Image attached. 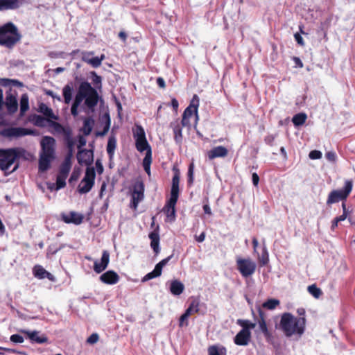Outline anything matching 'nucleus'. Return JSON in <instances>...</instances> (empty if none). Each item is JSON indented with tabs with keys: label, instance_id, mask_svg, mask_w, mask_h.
I'll use <instances>...</instances> for the list:
<instances>
[{
	"label": "nucleus",
	"instance_id": "20",
	"mask_svg": "<svg viewBox=\"0 0 355 355\" xmlns=\"http://www.w3.org/2000/svg\"><path fill=\"white\" fill-rule=\"evenodd\" d=\"M24 3V0H0V11L16 10Z\"/></svg>",
	"mask_w": 355,
	"mask_h": 355
},
{
	"label": "nucleus",
	"instance_id": "26",
	"mask_svg": "<svg viewBox=\"0 0 355 355\" xmlns=\"http://www.w3.org/2000/svg\"><path fill=\"white\" fill-rule=\"evenodd\" d=\"M71 167V161L69 157H65L60 166L58 175L67 178Z\"/></svg>",
	"mask_w": 355,
	"mask_h": 355
},
{
	"label": "nucleus",
	"instance_id": "28",
	"mask_svg": "<svg viewBox=\"0 0 355 355\" xmlns=\"http://www.w3.org/2000/svg\"><path fill=\"white\" fill-rule=\"evenodd\" d=\"M209 355H226L227 349L222 345H211L208 347Z\"/></svg>",
	"mask_w": 355,
	"mask_h": 355
},
{
	"label": "nucleus",
	"instance_id": "56",
	"mask_svg": "<svg viewBox=\"0 0 355 355\" xmlns=\"http://www.w3.org/2000/svg\"><path fill=\"white\" fill-rule=\"evenodd\" d=\"M170 127L172 128L173 135H174V139L178 141V121H174L171 123Z\"/></svg>",
	"mask_w": 355,
	"mask_h": 355
},
{
	"label": "nucleus",
	"instance_id": "41",
	"mask_svg": "<svg viewBox=\"0 0 355 355\" xmlns=\"http://www.w3.org/2000/svg\"><path fill=\"white\" fill-rule=\"evenodd\" d=\"M307 290L309 293L316 299H318L322 294L321 289L318 288L315 284L309 286Z\"/></svg>",
	"mask_w": 355,
	"mask_h": 355
},
{
	"label": "nucleus",
	"instance_id": "45",
	"mask_svg": "<svg viewBox=\"0 0 355 355\" xmlns=\"http://www.w3.org/2000/svg\"><path fill=\"white\" fill-rule=\"evenodd\" d=\"M105 116H107V120L105 122V124L104 125L103 130L102 131H98L95 133L96 137H103L105 136L109 131L110 128V119L108 114H106Z\"/></svg>",
	"mask_w": 355,
	"mask_h": 355
},
{
	"label": "nucleus",
	"instance_id": "19",
	"mask_svg": "<svg viewBox=\"0 0 355 355\" xmlns=\"http://www.w3.org/2000/svg\"><path fill=\"white\" fill-rule=\"evenodd\" d=\"M251 338V332L245 330H241L234 337V342L236 345L246 346L249 344Z\"/></svg>",
	"mask_w": 355,
	"mask_h": 355
},
{
	"label": "nucleus",
	"instance_id": "49",
	"mask_svg": "<svg viewBox=\"0 0 355 355\" xmlns=\"http://www.w3.org/2000/svg\"><path fill=\"white\" fill-rule=\"evenodd\" d=\"M66 177L58 175L56 178V189H60L66 186Z\"/></svg>",
	"mask_w": 355,
	"mask_h": 355
},
{
	"label": "nucleus",
	"instance_id": "22",
	"mask_svg": "<svg viewBox=\"0 0 355 355\" xmlns=\"http://www.w3.org/2000/svg\"><path fill=\"white\" fill-rule=\"evenodd\" d=\"M228 153L227 149L224 146H216L207 153L209 159H214L216 157H225Z\"/></svg>",
	"mask_w": 355,
	"mask_h": 355
},
{
	"label": "nucleus",
	"instance_id": "63",
	"mask_svg": "<svg viewBox=\"0 0 355 355\" xmlns=\"http://www.w3.org/2000/svg\"><path fill=\"white\" fill-rule=\"evenodd\" d=\"M80 173L79 172H76L75 170L73 171V173L71 175V177L69 178V182H71L73 181H76L79 178Z\"/></svg>",
	"mask_w": 355,
	"mask_h": 355
},
{
	"label": "nucleus",
	"instance_id": "36",
	"mask_svg": "<svg viewBox=\"0 0 355 355\" xmlns=\"http://www.w3.org/2000/svg\"><path fill=\"white\" fill-rule=\"evenodd\" d=\"M73 88L69 85H66L62 89L64 103L69 104L72 98Z\"/></svg>",
	"mask_w": 355,
	"mask_h": 355
},
{
	"label": "nucleus",
	"instance_id": "33",
	"mask_svg": "<svg viewBox=\"0 0 355 355\" xmlns=\"http://www.w3.org/2000/svg\"><path fill=\"white\" fill-rule=\"evenodd\" d=\"M237 324L242 327L241 330H245L247 332H250V330L256 327V323L252 322L248 320H238Z\"/></svg>",
	"mask_w": 355,
	"mask_h": 355
},
{
	"label": "nucleus",
	"instance_id": "24",
	"mask_svg": "<svg viewBox=\"0 0 355 355\" xmlns=\"http://www.w3.org/2000/svg\"><path fill=\"white\" fill-rule=\"evenodd\" d=\"M38 111L42 113L45 116H46L48 119H58V116L53 113L52 109L49 107L46 104L43 103L39 105Z\"/></svg>",
	"mask_w": 355,
	"mask_h": 355
},
{
	"label": "nucleus",
	"instance_id": "37",
	"mask_svg": "<svg viewBox=\"0 0 355 355\" xmlns=\"http://www.w3.org/2000/svg\"><path fill=\"white\" fill-rule=\"evenodd\" d=\"M306 118L307 116L305 113H299L293 117L292 121L295 126H300L305 123Z\"/></svg>",
	"mask_w": 355,
	"mask_h": 355
},
{
	"label": "nucleus",
	"instance_id": "31",
	"mask_svg": "<svg viewBox=\"0 0 355 355\" xmlns=\"http://www.w3.org/2000/svg\"><path fill=\"white\" fill-rule=\"evenodd\" d=\"M116 146V139L114 136L111 135L108 139L107 145V153L110 157H112L114 155Z\"/></svg>",
	"mask_w": 355,
	"mask_h": 355
},
{
	"label": "nucleus",
	"instance_id": "7",
	"mask_svg": "<svg viewBox=\"0 0 355 355\" xmlns=\"http://www.w3.org/2000/svg\"><path fill=\"white\" fill-rule=\"evenodd\" d=\"M236 268L242 277H248L254 273L257 264L250 258L237 257Z\"/></svg>",
	"mask_w": 355,
	"mask_h": 355
},
{
	"label": "nucleus",
	"instance_id": "25",
	"mask_svg": "<svg viewBox=\"0 0 355 355\" xmlns=\"http://www.w3.org/2000/svg\"><path fill=\"white\" fill-rule=\"evenodd\" d=\"M53 157H54L51 156L46 157L41 154L39 159V170L42 172L47 171L50 167L51 161Z\"/></svg>",
	"mask_w": 355,
	"mask_h": 355
},
{
	"label": "nucleus",
	"instance_id": "16",
	"mask_svg": "<svg viewBox=\"0 0 355 355\" xmlns=\"http://www.w3.org/2000/svg\"><path fill=\"white\" fill-rule=\"evenodd\" d=\"M99 279L105 284L113 285L119 282L120 277L115 271L110 270L103 273Z\"/></svg>",
	"mask_w": 355,
	"mask_h": 355
},
{
	"label": "nucleus",
	"instance_id": "42",
	"mask_svg": "<svg viewBox=\"0 0 355 355\" xmlns=\"http://www.w3.org/2000/svg\"><path fill=\"white\" fill-rule=\"evenodd\" d=\"M279 300L277 299H269L263 304V307L269 310L275 309L279 304Z\"/></svg>",
	"mask_w": 355,
	"mask_h": 355
},
{
	"label": "nucleus",
	"instance_id": "11",
	"mask_svg": "<svg viewBox=\"0 0 355 355\" xmlns=\"http://www.w3.org/2000/svg\"><path fill=\"white\" fill-rule=\"evenodd\" d=\"M55 140L50 136H44L41 140L42 155L54 157Z\"/></svg>",
	"mask_w": 355,
	"mask_h": 355
},
{
	"label": "nucleus",
	"instance_id": "34",
	"mask_svg": "<svg viewBox=\"0 0 355 355\" xmlns=\"http://www.w3.org/2000/svg\"><path fill=\"white\" fill-rule=\"evenodd\" d=\"M92 83L94 86V89L97 90H101L102 89V77L98 76L95 71H92L90 73Z\"/></svg>",
	"mask_w": 355,
	"mask_h": 355
},
{
	"label": "nucleus",
	"instance_id": "39",
	"mask_svg": "<svg viewBox=\"0 0 355 355\" xmlns=\"http://www.w3.org/2000/svg\"><path fill=\"white\" fill-rule=\"evenodd\" d=\"M96 177L95 169L94 167H87L85 171V177L83 178V180L92 181V182L94 183Z\"/></svg>",
	"mask_w": 355,
	"mask_h": 355
},
{
	"label": "nucleus",
	"instance_id": "6",
	"mask_svg": "<svg viewBox=\"0 0 355 355\" xmlns=\"http://www.w3.org/2000/svg\"><path fill=\"white\" fill-rule=\"evenodd\" d=\"M18 157L17 148L0 149V169L8 171Z\"/></svg>",
	"mask_w": 355,
	"mask_h": 355
},
{
	"label": "nucleus",
	"instance_id": "17",
	"mask_svg": "<svg viewBox=\"0 0 355 355\" xmlns=\"http://www.w3.org/2000/svg\"><path fill=\"white\" fill-rule=\"evenodd\" d=\"M4 104L9 114H12L17 111L18 103L15 94L11 92L6 93Z\"/></svg>",
	"mask_w": 355,
	"mask_h": 355
},
{
	"label": "nucleus",
	"instance_id": "52",
	"mask_svg": "<svg viewBox=\"0 0 355 355\" xmlns=\"http://www.w3.org/2000/svg\"><path fill=\"white\" fill-rule=\"evenodd\" d=\"M93 54H94V52L83 51V52H82L81 60L83 62L89 64L90 59L92 58V56L93 55Z\"/></svg>",
	"mask_w": 355,
	"mask_h": 355
},
{
	"label": "nucleus",
	"instance_id": "9",
	"mask_svg": "<svg viewBox=\"0 0 355 355\" xmlns=\"http://www.w3.org/2000/svg\"><path fill=\"white\" fill-rule=\"evenodd\" d=\"M352 189V181H346L343 190H336L331 192L329 195L327 203L333 204L340 200L345 199L350 193Z\"/></svg>",
	"mask_w": 355,
	"mask_h": 355
},
{
	"label": "nucleus",
	"instance_id": "58",
	"mask_svg": "<svg viewBox=\"0 0 355 355\" xmlns=\"http://www.w3.org/2000/svg\"><path fill=\"white\" fill-rule=\"evenodd\" d=\"M172 257L171 256H168V257L162 259L161 261H159L157 264H156V267H158V268L162 271V268L168 262V261Z\"/></svg>",
	"mask_w": 355,
	"mask_h": 355
},
{
	"label": "nucleus",
	"instance_id": "50",
	"mask_svg": "<svg viewBox=\"0 0 355 355\" xmlns=\"http://www.w3.org/2000/svg\"><path fill=\"white\" fill-rule=\"evenodd\" d=\"M99 340L98 334L96 333H93L91 334L87 339V343L90 345H94Z\"/></svg>",
	"mask_w": 355,
	"mask_h": 355
},
{
	"label": "nucleus",
	"instance_id": "48",
	"mask_svg": "<svg viewBox=\"0 0 355 355\" xmlns=\"http://www.w3.org/2000/svg\"><path fill=\"white\" fill-rule=\"evenodd\" d=\"M259 259L260 263L263 266L267 264V263L268 262V260H269L268 253L266 247L265 245H263V252H262L261 257L259 258Z\"/></svg>",
	"mask_w": 355,
	"mask_h": 355
},
{
	"label": "nucleus",
	"instance_id": "62",
	"mask_svg": "<svg viewBox=\"0 0 355 355\" xmlns=\"http://www.w3.org/2000/svg\"><path fill=\"white\" fill-rule=\"evenodd\" d=\"M294 37H295V39L296 40V42L300 45V46H304V40H303V38L301 36V35L298 33H296L295 35H294Z\"/></svg>",
	"mask_w": 355,
	"mask_h": 355
},
{
	"label": "nucleus",
	"instance_id": "21",
	"mask_svg": "<svg viewBox=\"0 0 355 355\" xmlns=\"http://www.w3.org/2000/svg\"><path fill=\"white\" fill-rule=\"evenodd\" d=\"M23 332L27 335L28 338L31 340L32 343L43 344L48 342V338L44 334L40 335L39 332L37 331H24Z\"/></svg>",
	"mask_w": 355,
	"mask_h": 355
},
{
	"label": "nucleus",
	"instance_id": "40",
	"mask_svg": "<svg viewBox=\"0 0 355 355\" xmlns=\"http://www.w3.org/2000/svg\"><path fill=\"white\" fill-rule=\"evenodd\" d=\"M162 274V271L158 268V267H155L154 270L150 272L146 275L143 279L142 282H146L153 278L159 277Z\"/></svg>",
	"mask_w": 355,
	"mask_h": 355
},
{
	"label": "nucleus",
	"instance_id": "15",
	"mask_svg": "<svg viewBox=\"0 0 355 355\" xmlns=\"http://www.w3.org/2000/svg\"><path fill=\"white\" fill-rule=\"evenodd\" d=\"M110 263V253L107 250H104L102 253L101 262L95 261L94 263V270L99 274L104 271L108 266Z\"/></svg>",
	"mask_w": 355,
	"mask_h": 355
},
{
	"label": "nucleus",
	"instance_id": "57",
	"mask_svg": "<svg viewBox=\"0 0 355 355\" xmlns=\"http://www.w3.org/2000/svg\"><path fill=\"white\" fill-rule=\"evenodd\" d=\"M170 291L173 295H178V279H174L171 282Z\"/></svg>",
	"mask_w": 355,
	"mask_h": 355
},
{
	"label": "nucleus",
	"instance_id": "61",
	"mask_svg": "<svg viewBox=\"0 0 355 355\" xmlns=\"http://www.w3.org/2000/svg\"><path fill=\"white\" fill-rule=\"evenodd\" d=\"M275 137V135H268L265 137V142L270 146H272Z\"/></svg>",
	"mask_w": 355,
	"mask_h": 355
},
{
	"label": "nucleus",
	"instance_id": "13",
	"mask_svg": "<svg viewBox=\"0 0 355 355\" xmlns=\"http://www.w3.org/2000/svg\"><path fill=\"white\" fill-rule=\"evenodd\" d=\"M60 218L67 224L72 223L76 225L81 224L84 220L83 214L74 211H71L69 213H61Z\"/></svg>",
	"mask_w": 355,
	"mask_h": 355
},
{
	"label": "nucleus",
	"instance_id": "12",
	"mask_svg": "<svg viewBox=\"0 0 355 355\" xmlns=\"http://www.w3.org/2000/svg\"><path fill=\"white\" fill-rule=\"evenodd\" d=\"M34 131L24 128H8L3 130L1 135L6 137H19L26 135H32Z\"/></svg>",
	"mask_w": 355,
	"mask_h": 355
},
{
	"label": "nucleus",
	"instance_id": "3",
	"mask_svg": "<svg viewBox=\"0 0 355 355\" xmlns=\"http://www.w3.org/2000/svg\"><path fill=\"white\" fill-rule=\"evenodd\" d=\"M22 36L17 27L11 21L0 26V46L12 49L21 41Z\"/></svg>",
	"mask_w": 355,
	"mask_h": 355
},
{
	"label": "nucleus",
	"instance_id": "44",
	"mask_svg": "<svg viewBox=\"0 0 355 355\" xmlns=\"http://www.w3.org/2000/svg\"><path fill=\"white\" fill-rule=\"evenodd\" d=\"M105 116H107V120L105 122V124L104 125L103 130L102 131H98L95 133L96 137H103L105 136L109 131L110 128V119L108 114H106Z\"/></svg>",
	"mask_w": 355,
	"mask_h": 355
},
{
	"label": "nucleus",
	"instance_id": "43",
	"mask_svg": "<svg viewBox=\"0 0 355 355\" xmlns=\"http://www.w3.org/2000/svg\"><path fill=\"white\" fill-rule=\"evenodd\" d=\"M46 121H48V118L46 119L42 116L35 114L33 116L34 124L37 127H40V128L45 127L46 125Z\"/></svg>",
	"mask_w": 355,
	"mask_h": 355
},
{
	"label": "nucleus",
	"instance_id": "32",
	"mask_svg": "<svg viewBox=\"0 0 355 355\" xmlns=\"http://www.w3.org/2000/svg\"><path fill=\"white\" fill-rule=\"evenodd\" d=\"M259 316H260V318L258 320V322H257L259 329L260 331H261L264 334V336H268L269 331L268 330V327L266 325V320L263 318V313L261 310L259 311Z\"/></svg>",
	"mask_w": 355,
	"mask_h": 355
},
{
	"label": "nucleus",
	"instance_id": "46",
	"mask_svg": "<svg viewBox=\"0 0 355 355\" xmlns=\"http://www.w3.org/2000/svg\"><path fill=\"white\" fill-rule=\"evenodd\" d=\"M49 124L51 127H53L54 130L59 133H63L67 128H64L58 122L54 121L52 119H48Z\"/></svg>",
	"mask_w": 355,
	"mask_h": 355
},
{
	"label": "nucleus",
	"instance_id": "29",
	"mask_svg": "<svg viewBox=\"0 0 355 355\" xmlns=\"http://www.w3.org/2000/svg\"><path fill=\"white\" fill-rule=\"evenodd\" d=\"M152 162V151L149 149L146 153L143 159V167L146 173L150 175V164Z\"/></svg>",
	"mask_w": 355,
	"mask_h": 355
},
{
	"label": "nucleus",
	"instance_id": "51",
	"mask_svg": "<svg viewBox=\"0 0 355 355\" xmlns=\"http://www.w3.org/2000/svg\"><path fill=\"white\" fill-rule=\"evenodd\" d=\"M64 141L66 144H69V142H75L73 139L71 137V130L70 128H67L64 132Z\"/></svg>",
	"mask_w": 355,
	"mask_h": 355
},
{
	"label": "nucleus",
	"instance_id": "53",
	"mask_svg": "<svg viewBox=\"0 0 355 355\" xmlns=\"http://www.w3.org/2000/svg\"><path fill=\"white\" fill-rule=\"evenodd\" d=\"M309 157L311 159H318L322 157V153L320 150H313L309 153Z\"/></svg>",
	"mask_w": 355,
	"mask_h": 355
},
{
	"label": "nucleus",
	"instance_id": "14",
	"mask_svg": "<svg viewBox=\"0 0 355 355\" xmlns=\"http://www.w3.org/2000/svg\"><path fill=\"white\" fill-rule=\"evenodd\" d=\"M76 157L80 164L89 166L92 164L94 161L93 150L87 149L78 150Z\"/></svg>",
	"mask_w": 355,
	"mask_h": 355
},
{
	"label": "nucleus",
	"instance_id": "55",
	"mask_svg": "<svg viewBox=\"0 0 355 355\" xmlns=\"http://www.w3.org/2000/svg\"><path fill=\"white\" fill-rule=\"evenodd\" d=\"M67 145V149H68V154L65 157H69V159H71V157L73 156V148H74V145H75V142H69V144H66Z\"/></svg>",
	"mask_w": 355,
	"mask_h": 355
},
{
	"label": "nucleus",
	"instance_id": "10",
	"mask_svg": "<svg viewBox=\"0 0 355 355\" xmlns=\"http://www.w3.org/2000/svg\"><path fill=\"white\" fill-rule=\"evenodd\" d=\"M191 302L184 314L179 318V326H187L188 318L199 311L200 299L197 297H191Z\"/></svg>",
	"mask_w": 355,
	"mask_h": 355
},
{
	"label": "nucleus",
	"instance_id": "30",
	"mask_svg": "<svg viewBox=\"0 0 355 355\" xmlns=\"http://www.w3.org/2000/svg\"><path fill=\"white\" fill-rule=\"evenodd\" d=\"M29 109L28 96L27 94L21 95L20 98V116H24Z\"/></svg>",
	"mask_w": 355,
	"mask_h": 355
},
{
	"label": "nucleus",
	"instance_id": "5",
	"mask_svg": "<svg viewBox=\"0 0 355 355\" xmlns=\"http://www.w3.org/2000/svg\"><path fill=\"white\" fill-rule=\"evenodd\" d=\"M198 99L196 95L194 96L191 105L186 108L183 113L182 124L183 126H190L196 124L198 119Z\"/></svg>",
	"mask_w": 355,
	"mask_h": 355
},
{
	"label": "nucleus",
	"instance_id": "47",
	"mask_svg": "<svg viewBox=\"0 0 355 355\" xmlns=\"http://www.w3.org/2000/svg\"><path fill=\"white\" fill-rule=\"evenodd\" d=\"M105 55L103 54L99 57H92L90 59L89 64L94 68L99 67L101 65L102 61L104 60Z\"/></svg>",
	"mask_w": 355,
	"mask_h": 355
},
{
	"label": "nucleus",
	"instance_id": "38",
	"mask_svg": "<svg viewBox=\"0 0 355 355\" xmlns=\"http://www.w3.org/2000/svg\"><path fill=\"white\" fill-rule=\"evenodd\" d=\"M46 272V270L40 265L35 266L33 269V275L40 279L45 278Z\"/></svg>",
	"mask_w": 355,
	"mask_h": 355
},
{
	"label": "nucleus",
	"instance_id": "23",
	"mask_svg": "<svg viewBox=\"0 0 355 355\" xmlns=\"http://www.w3.org/2000/svg\"><path fill=\"white\" fill-rule=\"evenodd\" d=\"M150 239V247L153 248L155 254L159 252V233L154 230L151 232L149 235Z\"/></svg>",
	"mask_w": 355,
	"mask_h": 355
},
{
	"label": "nucleus",
	"instance_id": "4",
	"mask_svg": "<svg viewBox=\"0 0 355 355\" xmlns=\"http://www.w3.org/2000/svg\"><path fill=\"white\" fill-rule=\"evenodd\" d=\"M174 173L170 198L166 201L162 211L166 216V220L170 222L175 220V205L178 201V165L174 164L173 167Z\"/></svg>",
	"mask_w": 355,
	"mask_h": 355
},
{
	"label": "nucleus",
	"instance_id": "60",
	"mask_svg": "<svg viewBox=\"0 0 355 355\" xmlns=\"http://www.w3.org/2000/svg\"><path fill=\"white\" fill-rule=\"evenodd\" d=\"M325 157L329 161V162H335L336 161V155L334 152L333 151H329V152H327L326 154H325Z\"/></svg>",
	"mask_w": 355,
	"mask_h": 355
},
{
	"label": "nucleus",
	"instance_id": "35",
	"mask_svg": "<svg viewBox=\"0 0 355 355\" xmlns=\"http://www.w3.org/2000/svg\"><path fill=\"white\" fill-rule=\"evenodd\" d=\"M94 183L92 181L82 180L81 184L78 186V191L80 193H88L93 187Z\"/></svg>",
	"mask_w": 355,
	"mask_h": 355
},
{
	"label": "nucleus",
	"instance_id": "18",
	"mask_svg": "<svg viewBox=\"0 0 355 355\" xmlns=\"http://www.w3.org/2000/svg\"><path fill=\"white\" fill-rule=\"evenodd\" d=\"M144 186L142 182H139L134 187V190L132 193V204L134 208L136 209L138 203L140 200H141L144 198Z\"/></svg>",
	"mask_w": 355,
	"mask_h": 355
},
{
	"label": "nucleus",
	"instance_id": "8",
	"mask_svg": "<svg viewBox=\"0 0 355 355\" xmlns=\"http://www.w3.org/2000/svg\"><path fill=\"white\" fill-rule=\"evenodd\" d=\"M133 136L135 139L136 148L139 152H146L151 149L146 137L144 129L141 125H137L135 130L133 132Z\"/></svg>",
	"mask_w": 355,
	"mask_h": 355
},
{
	"label": "nucleus",
	"instance_id": "59",
	"mask_svg": "<svg viewBox=\"0 0 355 355\" xmlns=\"http://www.w3.org/2000/svg\"><path fill=\"white\" fill-rule=\"evenodd\" d=\"M86 143H87V140L85 138V137L83 135H79L78 136V150L82 149L81 148L83 147L84 146H85Z\"/></svg>",
	"mask_w": 355,
	"mask_h": 355
},
{
	"label": "nucleus",
	"instance_id": "54",
	"mask_svg": "<svg viewBox=\"0 0 355 355\" xmlns=\"http://www.w3.org/2000/svg\"><path fill=\"white\" fill-rule=\"evenodd\" d=\"M10 341L15 343H22L24 342V338L19 334H13L10 338Z\"/></svg>",
	"mask_w": 355,
	"mask_h": 355
},
{
	"label": "nucleus",
	"instance_id": "64",
	"mask_svg": "<svg viewBox=\"0 0 355 355\" xmlns=\"http://www.w3.org/2000/svg\"><path fill=\"white\" fill-rule=\"evenodd\" d=\"M96 171L98 174H101L103 172V166L100 160L96 162Z\"/></svg>",
	"mask_w": 355,
	"mask_h": 355
},
{
	"label": "nucleus",
	"instance_id": "2",
	"mask_svg": "<svg viewBox=\"0 0 355 355\" xmlns=\"http://www.w3.org/2000/svg\"><path fill=\"white\" fill-rule=\"evenodd\" d=\"M304 317L296 318L290 313L282 314L279 326L285 335L291 337L293 335L301 336L305 329Z\"/></svg>",
	"mask_w": 355,
	"mask_h": 355
},
{
	"label": "nucleus",
	"instance_id": "27",
	"mask_svg": "<svg viewBox=\"0 0 355 355\" xmlns=\"http://www.w3.org/2000/svg\"><path fill=\"white\" fill-rule=\"evenodd\" d=\"M94 121L92 118H85L83 121V126L80 129L85 136H88L92 132Z\"/></svg>",
	"mask_w": 355,
	"mask_h": 355
},
{
	"label": "nucleus",
	"instance_id": "1",
	"mask_svg": "<svg viewBox=\"0 0 355 355\" xmlns=\"http://www.w3.org/2000/svg\"><path fill=\"white\" fill-rule=\"evenodd\" d=\"M101 96L91 84L87 81L81 82L77 94L71 107V113L73 116L78 115V108L84 100V105L89 110L94 112L98 105Z\"/></svg>",
	"mask_w": 355,
	"mask_h": 355
}]
</instances>
